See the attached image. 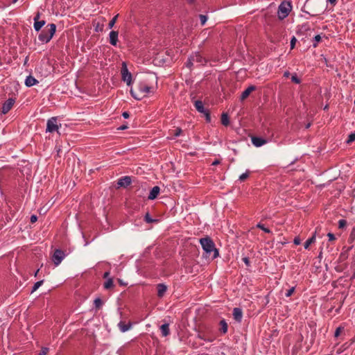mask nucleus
Masks as SVG:
<instances>
[{"instance_id": "4d7b16f0", "label": "nucleus", "mask_w": 355, "mask_h": 355, "mask_svg": "<svg viewBox=\"0 0 355 355\" xmlns=\"http://www.w3.org/2000/svg\"><path fill=\"white\" fill-rule=\"evenodd\" d=\"M127 128H128V125H127L123 124V125H121L120 127H119V128H118V130H125V129H127Z\"/></svg>"}, {"instance_id": "a19ab883", "label": "nucleus", "mask_w": 355, "mask_h": 355, "mask_svg": "<svg viewBox=\"0 0 355 355\" xmlns=\"http://www.w3.org/2000/svg\"><path fill=\"white\" fill-rule=\"evenodd\" d=\"M199 17H200V19L201 25H202V26L205 25V24L206 23V21L207 20V17L206 15H200Z\"/></svg>"}, {"instance_id": "864d4df0", "label": "nucleus", "mask_w": 355, "mask_h": 355, "mask_svg": "<svg viewBox=\"0 0 355 355\" xmlns=\"http://www.w3.org/2000/svg\"><path fill=\"white\" fill-rule=\"evenodd\" d=\"M40 12H37L35 14V17H34V18H33L34 22L40 21V20H39V19H40Z\"/></svg>"}, {"instance_id": "4be33fe9", "label": "nucleus", "mask_w": 355, "mask_h": 355, "mask_svg": "<svg viewBox=\"0 0 355 355\" xmlns=\"http://www.w3.org/2000/svg\"><path fill=\"white\" fill-rule=\"evenodd\" d=\"M220 328V332L222 334H225L227 332L228 329V324L225 319H223L220 321L219 323Z\"/></svg>"}, {"instance_id": "49530a36", "label": "nucleus", "mask_w": 355, "mask_h": 355, "mask_svg": "<svg viewBox=\"0 0 355 355\" xmlns=\"http://www.w3.org/2000/svg\"><path fill=\"white\" fill-rule=\"evenodd\" d=\"M49 352L48 347H42L40 350V355H46Z\"/></svg>"}, {"instance_id": "69168bd1", "label": "nucleus", "mask_w": 355, "mask_h": 355, "mask_svg": "<svg viewBox=\"0 0 355 355\" xmlns=\"http://www.w3.org/2000/svg\"><path fill=\"white\" fill-rule=\"evenodd\" d=\"M351 279H355V271L354 272V273H353V275H352V276Z\"/></svg>"}, {"instance_id": "338daca9", "label": "nucleus", "mask_w": 355, "mask_h": 355, "mask_svg": "<svg viewBox=\"0 0 355 355\" xmlns=\"http://www.w3.org/2000/svg\"><path fill=\"white\" fill-rule=\"evenodd\" d=\"M118 281L121 285H123V283L122 282V281L121 279H118Z\"/></svg>"}, {"instance_id": "8fccbe9b", "label": "nucleus", "mask_w": 355, "mask_h": 355, "mask_svg": "<svg viewBox=\"0 0 355 355\" xmlns=\"http://www.w3.org/2000/svg\"><path fill=\"white\" fill-rule=\"evenodd\" d=\"M242 260L247 266H249L250 265V261L248 257H245L242 259Z\"/></svg>"}, {"instance_id": "f8f14e48", "label": "nucleus", "mask_w": 355, "mask_h": 355, "mask_svg": "<svg viewBox=\"0 0 355 355\" xmlns=\"http://www.w3.org/2000/svg\"><path fill=\"white\" fill-rule=\"evenodd\" d=\"M352 248V246L348 247V248L344 247L343 248V251L340 254V256L338 257V261L340 262H343V261H345L346 259H347V258L349 257V252L350 251V250Z\"/></svg>"}, {"instance_id": "37998d69", "label": "nucleus", "mask_w": 355, "mask_h": 355, "mask_svg": "<svg viewBox=\"0 0 355 355\" xmlns=\"http://www.w3.org/2000/svg\"><path fill=\"white\" fill-rule=\"evenodd\" d=\"M343 330V327H338V328H336L335 333H334V336L336 338L338 337Z\"/></svg>"}, {"instance_id": "bb28decb", "label": "nucleus", "mask_w": 355, "mask_h": 355, "mask_svg": "<svg viewBox=\"0 0 355 355\" xmlns=\"http://www.w3.org/2000/svg\"><path fill=\"white\" fill-rule=\"evenodd\" d=\"M94 304L96 309H99L103 305V301L101 298L97 297L94 300Z\"/></svg>"}, {"instance_id": "09e8293b", "label": "nucleus", "mask_w": 355, "mask_h": 355, "mask_svg": "<svg viewBox=\"0 0 355 355\" xmlns=\"http://www.w3.org/2000/svg\"><path fill=\"white\" fill-rule=\"evenodd\" d=\"M293 243L295 245H298L301 243V239H300L299 236H295L293 240Z\"/></svg>"}, {"instance_id": "cd10ccee", "label": "nucleus", "mask_w": 355, "mask_h": 355, "mask_svg": "<svg viewBox=\"0 0 355 355\" xmlns=\"http://www.w3.org/2000/svg\"><path fill=\"white\" fill-rule=\"evenodd\" d=\"M197 338L209 343H211L214 340L213 338H207L204 334H202L201 333L198 334Z\"/></svg>"}, {"instance_id": "052dcab7", "label": "nucleus", "mask_w": 355, "mask_h": 355, "mask_svg": "<svg viewBox=\"0 0 355 355\" xmlns=\"http://www.w3.org/2000/svg\"><path fill=\"white\" fill-rule=\"evenodd\" d=\"M110 272H109V271L105 272L103 274V278H105V279H107H107H108V277L110 276Z\"/></svg>"}, {"instance_id": "c756f323", "label": "nucleus", "mask_w": 355, "mask_h": 355, "mask_svg": "<svg viewBox=\"0 0 355 355\" xmlns=\"http://www.w3.org/2000/svg\"><path fill=\"white\" fill-rule=\"evenodd\" d=\"M257 227L259 228V229H261L264 232L266 233H270L271 231L270 230V229L264 226L263 224L261 223H259L257 225Z\"/></svg>"}, {"instance_id": "473e14b6", "label": "nucleus", "mask_w": 355, "mask_h": 355, "mask_svg": "<svg viewBox=\"0 0 355 355\" xmlns=\"http://www.w3.org/2000/svg\"><path fill=\"white\" fill-rule=\"evenodd\" d=\"M249 174H250V172L248 171H247L245 173L241 174L240 176H239V180L241 181V182H243L245 181L249 176Z\"/></svg>"}, {"instance_id": "0eeeda50", "label": "nucleus", "mask_w": 355, "mask_h": 355, "mask_svg": "<svg viewBox=\"0 0 355 355\" xmlns=\"http://www.w3.org/2000/svg\"><path fill=\"white\" fill-rule=\"evenodd\" d=\"M65 257V253L60 249L55 250L53 256L52 261L55 266H58Z\"/></svg>"}, {"instance_id": "f03ea898", "label": "nucleus", "mask_w": 355, "mask_h": 355, "mask_svg": "<svg viewBox=\"0 0 355 355\" xmlns=\"http://www.w3.org/2000/svg\"><path fill=\"white\" fill-rule=\"evenodd\" d=\"M153 88L148 86L144 82H139L135 88L130 89L132 96L136 100H141L146 96L147 94L150 93Z\"/></svg>"}, {"instance_id": "de8ad7c7", "label": "nucleus", "mask_w": 355, "mask_h": 355, "mask_svg": "<svg viewBox=\"0 0 355 355\" xmlns=\"http://www.w3.org/2000/svg\"><path fill=\"white\" fill-rule=\"evenodd\" d=\"M327 236L329 238V241H333L336 240V236L333 233H331V232L328 233Z\"/></svg>"}, {"instance_id": "f704fd0d", "label": "nucleus", "mask_w": 355, "mask_h": 355, "mask_svg": "<svg viewBox=\"0 0 355 355\" xmlns=\"http://www.w3.org/2000/svg\"><path fill=\"white\" fill-rule=\"evenodd\" d=\"M202 114H203L205 115L206 121L207 123H210L211 119V115H210L209 111L208 110H207L205 111V112H202Z\"/></svg>"}, {"instance_id": "5701e85b", "label": "nucleus", "mask_w": 355, "mask_h": 355, "mask_svg": "<svg viewBox=\"0 0 355 355\" xmlns=\"http://www.w3.org/2000/svg\"><path fill=\"white\" fill-rule=\"evenodd\" d=\"M315 239H316V236H315V232L313 234V236L309 238V239H307L306 241V242L304 243V248L305 249H308L309 245H311L312 243H315Z\"/></svg>"}, {"instance_id": "680f3d73", "label": "nucleus", "mask_w": 355, "mask_h": 355, "mask_svg": "<svg viewBox=\"0 0 355 355\" xmlns=\"http://www.w3.org/2000/svg\"><path fill=\"white\" fill-rule=\"evenodd\" d=\"M220 164V161L218 159H216L213 162L212 165L216 166Z\"/></svg>"}, {"instance_id": "13d9d810", "label": "nucleus", "mask_w": 355, "mask_h": 355, "mask_svg": "<svg viewBox=\"0 0 355 355\" xmlns=\"http://www.w3.org/2000/svg\"><path fill=\"white\" fill-rule=\"evenodd\" d=\"M327 2L330 3L331 5L335 6L337 3V0H327Z\"/></svg>"}, {"instance_id": "5fc2aeb1", "label": "nucleus", "mask_w": 355, "mask_h": 355, "mask_svg": "<svg viewBox=\"0 0 355 355\" xmlns=\"http://www.w3.org/2000/svg\"><path fill=\"white\" fill-rule=\"evenodd\" d=\"M335 270L337 271V272H342L343 270V268L341 265H339V266H336L335 267Z\"/></svg>"}, {"instance_id": "9b49d317", "label": "nucleus", "mask_w": 355, "mask_h": 355, "mask_svg": "<svg viewBox=\"0 0 355 355\" xmlns=\"http://www.w3.org/2000/svg\"><path fill=\"white\" fill-rule=\"evenodd\" d=\"M256 90V87L254 85H250L247 89H245L242 93L240 96L241 101H244L245 98H247L251 92Z\"/></svg>"}, {"instance_id": "3c124183", "label": "nucleus", "mask_w": 355, "mask_h": 355, "mask_svg": "<svg viewBox=\"0 0 355 355\" xmlns=\"http://www.w3.org/2000/svg\"><path fill=\"white\" fill-rule=\"evenodd\" d=\"M182 133V129L181 128H177L175 130L174 136L175 137H179Z\"/></svg>"}, {"instance_id": "393cba45", "label": "nucleus", "mask_w": 355, "mask_h": 355, "mask_svg": "<svg viewBox=\"0 0 355 355\" xmlns=\"http://www.w3.org/2000/svg\"><path fill=\"white\" fill-rule=\"evenodd\" d=\"M221 123L225 126H227L230 124V119H229L228 114L227 113L222 114Z\"/></svg>"}, {"instance_id": "e2e57ef3", "label": "nucleus", "mask_w": 355, "mask_h": 355, "mask_svg": "<svg viewBox=\"0 0 355 355\" xmlns=\"http://www.w3.org/2000/svg\"><path fill=\"white\" fill-rule=\"evenodd\" d=\"M290 76V72L289 71H285L284 73V77H288Z\"/></svg>"}, {"instance_id": "0e129e2a", "label": "nucleus", "mask_w": 355, "mask_h": 355, "mask_svg": "<svg viewBox=\"0 0 355 355\" xmlns=\"http://www.w3.org/2000/svg\"><path fill=\"white\" fill-rule=\"evenodd\" d=\"M188 3L190 4H193L195 1V0H187Z\"/></svg>"}, {"instance_id": "b1692460", "label": "nucleus", "mask_w": 355, "mask_h": 355, "mask_svg": "<svg viewBox=\"0 0 355 355\" xmlns=\"http://www.w3.org/2000/svg\"><path fill=\"white\" fill-rule=\"evenodd\" d=\"M45 21L44 20H41V21H35L34 22V29L35 30V31L38 32L41 30V28L44 26L45 24Z\"/></svg>"}, {"instance_id": "7c9ffc66", "label": "nucleus", "mask_w": 355, "mask_h": 355, "mask_svg": "<svg viewBox=\"0 0 355 355\" xmlns=\"http://www.w3.org/2000/svg\"><path fill=\"white\" fill-rule=\"evenodd\" d=\"M43 282H44L43 280H40V281L35 282L32 288L31 293L35 292L40 286H42Z\"/></svg>"}, {"instance_id": "bf43d9fd", "label": "nucleus", "mask_w": 355, "mask_h": 355, "mask_svg": "<svg viewBox=\"0 0 355 355\" xmlns=\"http://www.w3.org/2000/svg\"><path fill=\"white\" fill-rule=\"evenodd\" d=\"M318 259H320V261H321V259H322V250L321 249V250L319 252V254L318 256Z\"/></svg>"}, {"instance_id": "6e6552de", "label": "nucleus", "mask_w": 355, "mask_h": 355, "mask_svg": "<svg viewBox=\"0 0 355 355\" xmlns=\"http://www.w3.org/2000/svg\"><path fill=\"white\" fill-rule=\"evenodd\" d=\"M15 103V99L12 98H9L8 100H6L1 108V112L3 114H7L12 107L13 105Z\"/></svg>"}, {"instance_id": "a878e982", "label": "nucleus", "mask_w": 355, "mask_h": 355, "mask_svg": "<svg viewBox=\"0 0 355 355\" xmlns=\"http://www.w3.org/2000/svg\"><path fill=\"white\" fill-rule=\"evenodd\" d=\"M114 286V282L112 278H108L104 283L103 287L105 289H110Z\"/></svg>"}, {"instance_id": "58836bf2", "label": "nucleus", "mask_w": 355, "mask_h": 355, "mask_svg": "<svg viewBox=\"0 0 355 355\" xmlns=\"http://www.w3.org/2000/svg\"><path fill=\"white\" fill-rule=\"evenodd\" d=\"M118 17V15L114 16L109 22L108 24V27L109 28H112L114 26V24L116 23V19Z\"/></svg>"}, {"instance_id": "aec40b11", "label": "nucleus", "mask_w": 355, "mask_h": 355, "mask_svg": "<svg viewBox=\"0 0 355 355\" xmlns=\"http://www.w3.org/2000/svg\"><path fill=\"white\" fill-rule=\"evenodd\" d=\"M157 296L159 297H163L167 290L166 286L164 284H157Z\"/></svg>"}, {"instance_id": "4468645a", "label": "nucleus", "mask_w": 355, "mask_h": 355, "mask_svg": "<svg viewBox=\"0 0 355 355\" xmlns=\"http://www.w3.org/2000/svg\"><path fill=\"white\" fill-rule=\"evenodd\" d=\"M191 60L194 61L196 63H199L201 65H203L207 62L206 60L199 53H196L195 54L192 55Z\"/></svg>"}, {"instance_id": "f257e3e1", "label": "nucleus", "mask_w": 355, "mask_h": 355, "mask_svg": "<svg viewBox=\"0 0 355 355\" xmlns=\"http://www.w3.org/2000/svg\"><path fill=\"white\" fill-rule=\"evenodd\" d=\"M200 243L206 254V257L211 256V259H214L219 256L218 250L216 248L213 240L206 236L200 239Z\"/></svg>"}, {"instance_id": "ea45409f", "label": "nucleus", "mask_w": 355, "mask_h": 355, "mask_svg": "<svg viewBox=\"0 0 355 355\" xmlns=\"http://www.w3.org/2000/svg\"><path fill=\"white\" fill-rule=\"evenodd\" d=\"M314 43L313 44V47H316L318 45V43L320 42L321 40V36L320 35H317L313 38Z\"/></svg>"}, {"instance_id": "f3484780", "label": "nucleus", "mask_w": 355, "mask_h": 355, "mask_svg": "<svg viewBox=\"0 0 355 355\" xmlns=\"http://www.w3.org/2000/svg\"><path fill=\"white\" fill-rule=\"evenodd\" d=\"M118 327L121 332H125L131 328L132 323L131 322L125 323L123 321H120L118 324Z\"/></svg>"}, {"instance_id": "6ab92c4d", "label": "nucleus", "mask_w": 355, "mask_h": 355, "mask_svg": "<svg viewBox=\"0 0 355 355\" xmlns=\"http://www.w3.org/2000/svg\"><path fill=\"white\" fill-rule=\"evenodd\" d=\"M37 83H38V80H36L33 76H28L26 77V80H25V85L26 87H32L35 85H36Z\"/></svg>"}, {"instance_id": "dca6fc26", "label": "nucleus", "mask_w": 355, "mask_h": 355, "mask_svg": "<svg viewBox=\"0 0 355 355\" xmlns=\"http://www.w3.org/2000/svg\"><path fill=\"white\" fill-rule=\"evenodd\" d=\"M109 36H110V43L113 46H116L117 44V42H118V36H119L118 31H112L110 33Z\"/></svg>"}, {"instance_id": "79ce46f5", "label": "nucleus", "mask_w": 355, "mask_h": 355, "mask_svg": "<svg viewBox=\"0 0 355 355\" xmlns=\"http://www.w3.org/2000/svg\"><path fill=\"white\" fill-rule=\"evenodd\" d=\"M295 288L293 286V287L291 288L290 289H288L286 291V293H285V296L287 297H291L293 295V292L295 291Z\"/></svg>"}, {"instance_id": "ddd939ff", "label": "nucleus", "mask_w": 355, "mask_h": 355, "mask_svg": "<svg viewBox=\"0 0 355 355\" xmlns=\"http://www.w3.org/2000/svg\"><path fill=\"white\" fill-rule=\"evenodd\" d=\"M251 140L252 144L256 147H261L267 142V141L265 139L259 137H252Z\"/></svg>"}, {"instance_id": "603ef678", "label": "nucleus", "mask_w": 355, "mask_h": 355, "mask_svg": "<svg viewBox=\"0 0 355 355\" xmlns=\"http://www.w3.org/2000/svg\"><path fill=\"white\" fill-rule=\"evenodd\" d=\"M37 220V216L36 215H32L30 218L31 223H34Z\"/></svg>"}, {"instance_id": "4c0bfd02", "label": "nucleus", "mask_w": 355, "mask_h": 355, "mask_svg": "<svg viewBox=\"0 0 355 355\" xmlns=\"http://www.w3.org/2000/svg\"><path fill=\"white\" fill-rule=\"evenodd\" d=\"M347 225V221L345 219H340L338 221V228L343 229Z\"/></svg>"}, {"instance_id": "c03bdc74", "label": "nucleus", "mask_w": 355, "mask_h": 355, "mask_svg": "<svg viewBox=\"0 0 355 355\" xmlns=\"http://www.w3.org/2000/svg\"><path fill=\"white\" fill-rule=\"evenodd\" d=\"M296 42H297V39L295 38V37H293L291 40V42H290V45H291V49H293L295 48V44H296Z\"/></svg>"}, {"instance_id": "39448f33", "label": "nucleus", "mask_w": 355, "mask_h": 355, "mask_svg": "<svg viewBox=\"0 0 355 355\" xmlns=\"http://www.w3.org/2000/svg\"><path fill=\"white\" fill-rule=\"evenodd\" d=\"M61 126V124H58V119L55 116L51 117L47 120L46 123V132H57L58 134H60L59 132V127Z\"/></svg>"}, {"instance_id": "1a4fd4ad", "label": "nucleus", "mask_w": 355, "mask_h": 355, "mask_svg": "<svg viewBox=\"0 0 355 355\" xmlns=\"http://www.w3.org/2000/svg\"><path fill=\"white\" fill-rule=\"evenodd\" d=\"M132 182L131 178L130 176H124L118 180L117 184L119 187L126 188L130 185Z\"/></svg>"}, {"instance_id": "c85d7f7f", "label": "nucleus", "mask_w": 355, "mask_h": 355, "mask_svg": "<svg viewBox=\"0 0 355 355\" xmlns=\"http://www.w3.org/2000/svg\"><path fill=\"white\" fill-rule=\"evenodd\" d=\"M354 240H355V227H353L349 234V236L348 238V242L349 243H352Z\"/></svg>"}, {"instance_id": "a211bd4d", "label": "nucleus", "mask_w": 355, "mask_h": 355, "mask_svg": "<svg viewBox=\"0 0 355 355\" xmlns=\"http://www.w3.org/2000/svg\"><path fill=\"white\" fill-rule=\"evenodd\" d=\"M160 331L163 337H166L170 334L169 324L164 323L160 326Z\"/></svg>"}, {"instance_id": "2eb2a0df", "label": "nucleus", "mask_w": 355, "mask_h": 355, "mask_svg": "<svg viewBox=\"0 0 355 355\" xmlns=\"http://www.w3.org/2000/svg\"><path fill=\"white\" fill-rule=\"evenodd\" d=\"M160 191V188L158 186H155L152 188V189L150 191V193L148 195V200H155L157 198L159 193Z\"/></svg>"}, {"instance_id": "423d86ee", "label": "nucleus", "mask_w": 355, "mask_h": 355, "mask_svg": "<svg viewBox=\"0 0 355 355\" xmlns=\"http://www.w3.org/2000/svg\"><path fill=\"white\" fill-rule=\"evenodd\" d=\"M122 80L126 83L127 85L130 86L132 83V74L129 72L125 62L123 63L121 68Z\"/></svg>"}, {"instance_id": "412c9836", "label": "nucleus", "mask_w": 355, "mask_h": 355, "mask_svg": "<svg viewBox=\"0 0 355 355\" xmlns=\"http://www.w3.org/2000/svg\"><path fill=\"white\" fill-rule=\"evenodd\" d=\"M194 106H195L196 109L198 110V112L201 114L202 112H205V111L207 110L204 107L203 103L201 101H199V100L195 101Z\"/></svg>"}, {"instance_id": "c9c22d12", "label": "nucleus", "mask_w": 355, "mask_h": 355, "mask_svg": "<svg viewBox=\"0 0 355 355\" xmlns=\"http://www.w3.org/2000/svg\"><path fill=\"white\" fill-rule=\"evenodd\" d=\"M349 345H350V344H349V345H348L347 343H345V344H343V345H342V346H341V347H340L337 350V353H338V354H340V353H342L344 350L347 349L349 347Z\"/></svg>"}, {"instance_id": "774afa93", "label": "nucleus", "mask_w": 355, "mask_h": 355, "mask_svg": "<svg viewBox=\"0 0 355 355\" xmlns=\"http://www.w3.org/2000/svg\"><path fill=\"white\" fill-rule=\"evenodd\" d=\"M17 1H18V0H12V3H15Z\"/></svg>"}, {"instance_id": "9d476101", "label": "nucleus", "mask_w": 355, "mask_h": 355, "mask_svg": "<svg viewBox=\"0 0 355 355\" xmlns=\"http://www.w3.org/2000/svg\"><path fill=\"white\" fill-rule=\"evenodd\" d=\"M234 319L238 322H241L243 318V311L241 308L235 307L233 309L232 312Z\"/></svg>"}, {"instance_id": "7ed1b4c3", "label": "nucleus", "mask_w": 355, "mask_h": 355, "mask_svg": "<svg viewBox=\"0 0 355 355\" xmlns=\"http://www.w3.org/2000/svg\"><path fill=\"white\" fill-rule=\"evenodd\" d=\"M56 31L55 24H48L44 30L40 33L38 39L42 43H48L53 37Z\"/></svg>"}, {"instance_id": "2f4dec72", "label": "nucleus", "mask_w": 355, "mask_h": 355, "mask_svg": "<svg viewBox=\"0 0 355 355\" xmlns=\"http://www.w3.org/2000/svg\"><path fill=\"white\" fill-rule=\"evenodd\" d=\"M144 220H145L146 223H153V222H155V221H157L156 220H154V219H153V218L150 217V214H149V213H148V212H147V213L145 214V216H144Z\"/></svg>"}, {"instance_id": "e433bc0d", "label": "nucleus", "mask_w": 355, "mask_h": 355, "mask_svg": "<svg viewBox=\"0 0 355 355\" xmlns=\"http://www.w3.org/2000/svg\"><path fill=\"white\" fill-rule=\"evenodd\" d=\"M354 141H355V132H352L348 136V138L347 139V143L350 144V143L353 142Z\"/></svg>"}, {"instance_id": "20e7f679", "label": "nucleus", "mask_w": 355, "mask_h": 355, "mask_svg": "<svg viewBox=\"0 0 355 355\" xmlns=\"http://www.w3.org/2000/svg\"><path fill=\"white\" fill-rule=\"evenodd\" d=\"M291 8L292 6L289 2H282L278 8V17L280 19H285L289 15Z\"/></svg>"}, {"instance_id": "a18cd8bd", "label": "nucleus", "mask_w": 355, "mask_h": 355, "mask_svg": "<svg viewBox=\"0 0 355 355\" xmlns=\"http://www.w3.org/2000/svg\"><path fill=\"white\" fill-rule=\"evenodd\" d=\"M194 63V61L191 60V56L188 59V60L186 62V66L188 68H191Z\"/></svg>"}, {"instance_id": "6e6d98bb", "label": "nucleus", "mask_w": 355, "mask_h": 355, "mask_svg": "<svg viewBox=\"0 0 355 355\" xmlns=\"http://www.w3.org/2000/svg\"><path fill=\"white\" fill-rule=\"evenodd\" d=\"M122 116H123V117L124 119H128V118H129L130 114H129V113H128V112H123L122 113Z\"/></svg>"}, {"instance_id": "72a5a7b5", "label": "nucleus", "mask_w": 355, "mask_h": 355, "mask_svg": "<svg viewBox=\"0 0 355 355\" xmlns=\"http://www.w3.org/2000/svg\"><path fill=\"white\" fill-rule=\"evenodd\" d=\"M291 80H292V82L295 83V84H300L301 83L300 78L297 77L296 73H294L292 75Z\"/></svg>"}]
</instances>
